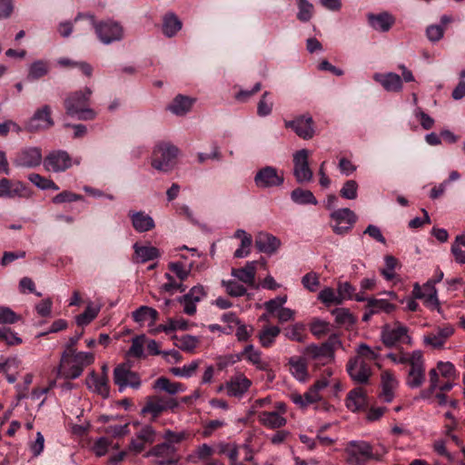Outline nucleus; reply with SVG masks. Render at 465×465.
Instances as JSON below:
<instances>
[{"instance_id":"obj_1","label":"nucleus","mask_w":465,"mask_h":465,"mask_svg":"<svg viewBox=\"0 0 465 465\" xmlns=\"http://www.w3.org/2000/svg\"><path fill=\"white\" fill-rule=\"evenodd\" d=\"M346 460L350 465H366L370 460H381L387 452L384 447L381 450L374 448L364 440H351L344 450Z\"/></svg>"},{"instance_id":"obj_2","label":"nucleus","mask_w":465,"mask_h":465,"mask_svg":"<svg viewBox=\"0 0 465 465\" xmlns=\"http://www.w3.org/2000/svg\"><path fill=\"white\" fill-rule=\"evenodd\" d=\"M92 94L89 87L69 94L64 100L66 114L82 121L94 119L96 113L88 106Z\"/></svg>"},{"instance_id":"obj_3","label":"nucleus","mask_w":465,"mask_h":465,"mask_svg":"<svg viewBox=\"0 0 465 465\" xmlns=\"http://www.w3.org/2000/svg\"><path fill=\"white\" fill-rule=\"evenodd\" d=\"M178 154V147L171 143L161 142L153 150L151 164L159 172L168 173L173 169Z\"/></svg>"},{"instance_id":"obj_4","label":"nucleus","mask_w":465,"mask_h":465,"mask_svg":"<svg viewBox=\"0 0 465 465\" xmlns=\"http://www.w3.org/2000/svg\"><path fill=\"white\" fill-rule=\"evenodd\" d=\"M87 16L94 29L97 38L104 45H110L123 39L124 28L120 23L113 19L97 22L94 15H87Z\"/></svg>"},{"instance_id":"obj_5","label":"nucleus","mask_w":465,"mask_h":465,"mask_svg":"<svg viewBox=\"0 0 465 465\" xmlns=\"http://www.w3.org/2000/svg\"><path fill=\"white\" fill-rule=\"evenodd\" d=\"M330 218L333 223L331 227L337 235L347 234L358 221V216L350 208L336 209L330 213Z\"/></svg>"},{"instance_id":"obj_6","label":"nucleus","mask_w":465,"mask_h":465,"mask_svg":"<svg viewBox=\"0 0 465 465\" xmlns=\"http://www.w3.org/2000/svg\"><path fill=\"white\" fill-rule=\"evenodd\" d=\"M178 405V401L175 398L153 395L146 399L145 405L142 409V413H149L155 419L162 412L167 410H173L177 408Z\"/></svg>"},{"instance_id":"obj_7","label":"nucleus","mask_w":465,"mask_h":465,"mask_svg":"<svg viewBox=\"0 0 465 465\" xmlns=\"http://www.w3.org/2000/svg\"><path fill=\"white\" fill-rule=\"evenodd\" d=\"M284 182L283 172H279L273 166H264L257 171L254 183L260 189L279 187Z\"/></svg>"},{"instance_id":"obj_8","label":"nucleus","mask_w":465,"mask_h":465,"mask_svg":"<svg viewBox=\"0 0 465 465\" xmlns=\"http://www.w3.org/2000/svg\"><path fill=\"white\" fill-rule=\"evenodd\" d=\"M54 124L51 117V107L47 104L35 110L32 117L25 123V129L36 133L51 128Z\"/></svg>"},{"instance_id":"obj_9","label":"nucleus","mask_w":465,"mask_h":465,"mask_svg":"<svg viewBox=\"0 0 465 465\" xmlns=\"http://www.w3.org/2000/svg\"><path fill=\"white\" fill-rule=\"evenodd\" d=\"M309 151L302 149L293 153V175L299 183L312 180L313 173L309 166Z\"/></svg>"},{"instance_id":"obj_10","label":"nucleus","mask_w":465,"mask_h":465,"mask_svg":"<svg viewBox=\"0 0 465 465\" xmlns=\"http://www.w3.org/2000/svg\"><path fill=\"white\" fill-rule=\"evenodd\" d=\"M410 366L406 384L411 389L419 388L425 381L424 361L420 351H412Z\"/></svg>"},{"instance_id":"obj_11","label":"nucleus","mask_w":465,"mask_h":465,"mask_svg":"<svg viewBox=\"0 0 465 465\" xmlns=\"http://www.w3.org/2000/svg\"><path fill=\"white\" fill-rule=\"evenodd\" d=\"M44 163L42 149L37 146L22 148L15 155L13 163L16 167L35 168Z\"/></svg>"},{"instance_id":"obj_12","label":"nucleus","mask_w":465,"mask_h":465,"mask_svg":"<svg viewBox=\"0 0 465 465\" xmlns=\"http://www.w3.org/2000/svg\"><path fill=\"white\" fill-rule=\"evenodd\" d=\"M73 164L71 156L66 151L54 150L44 159V167L48 172L61 173L69 169Z\"/></svg>"},{"instance_id":"obj_13","label":"nucleus","mask_w":465,"mask_h":465,"mask_svg":"<svg viewBox=\"0 0 465 465\" xmlns=\"http://www.w3.org/2000/svg\"><path fill=\"white\" fill-rule=\"evenodd\" d=\"M114 381L123 391L126 387L138 389L141 385V380L137 373L132 371L126 364H120L114 370Z\"/></svg>"},{"instance_id":"obj_14","label":"nucleus","mask_w":465,"mask_h":465,"mask_svg":"<svg viewBox=\"0 0 465 465\" xmlns=\"http://www.w3.org/2000/svg\"><path fill=\"white\" fill-rule=\"evenodd\" d=\"M381 341L387 347H391L399 342H411L408 329L396 322L394 326L385 325L381 331Z\"/></svg>"},{"instance_id":"obj_15","label":"nucleus","mask_w":465,"mask_h":465,"mask_svg":"<svg viewBox=\"0 0 465 465\" xmlns=\"http://www.w3.org/2000/svg\"><path fill=\"white\" fill-rule=\"evenodd\" d=\"M347 371L350 377L356 382L366 384L371 375L370 365L361 358H352L347 364Z\"/></svg>"},{"instance_id":"obj_16","label":"nucleus","mask_w":465,"mask_h":465,"mask_svg":"<svg viewBox=\"0 0 465 465\" xmlns=\"http://www.w3.org/2000/svg\"><path fill=\"white\" fill-rule=\"evenodd\" d=\"M206 291L203 285L193 286L188 293L181 296L177 301L183 304V312L193 315L196 312V303L206 296Z\"/></svg>"},{"instance_id":"obj_17","label":"nucleus","mask_w":465,"mask_h":465,"mask_svg":"<svg viewBox=\"0 0 465 465\" xmlns=\"http://www.w3.org/2000/svg\"><path fill=\"white\" fill-rule=\"evenodd\" d=\"M285 126L292 129L298 136L303 139H311L314 135L313 120L310 115H302L294 120L286 121Z\"/></svg>"},{"instance_id":"obj_18","label":"nucleus","mask_w":465,"mask_h":465,"mask_svg":"<svg viewBox=\"0 0 465 465\" xmlns=\"http://www.w3.org/2000/svg\"><path fill=\"white\" fill-rule=\"evenodd\" d=\"M176 449L170 443H161L154 446L147 456L154 457L157 465H173L175 463L174 453Z\"/></svg>"},{"instance_id":"obj_19","label":"nucleus","mask_w":465,"mask_h":465,"mask_svg":"<svg viewBox=\"0 0 465 465\" xmlns=\"http://www.w3.org/2000/svg\"><path fill=\"white\" fill-rule=\"evenodd\" d=\"M155 430L150 425L143 426L131 441V448L135 452H141L147 444H152L155 440Z\"/></svg>"},{"instance_id":"obj_20","label":"nucleus","mask_w":465,"mask_h":465,"mask_svg":"<svg viewBox=\"0 0 465 465\" xmlns=\"http://www.w3.org/2000/svg\"><path fill=\"white\" fill-rule=\"evenodd\" d=\"M128 216L131 219L134 229L138 232H146L155 227L153 217L143 211H129Z\"/></svg>"},{"instance_id":"obj_21","label":"nucleus","mask_w":465,"mask_h":465,"mask_svg":"<svg viewBox=\"0 0 465 465\" xmlns=\"http://www.w3.org/2000/svg\"><path fill=\"white\" fill-rule=\"evenodd\" d=\"M381 399L385 402H391L394 399V391L399 386V381L390 371L381 373Z\"/></svg>"},{"instance_id":"obj_22","label":"nucleus","mask_w":465,"mask_h":465,"mask_svg":"<svg viewBox=\"0 0 465 465\" xmlns=\"http://www.w3.org/2000/svg\"><path fill=\"white\" fill-rule=\"evenodd\" d=\"M252 381L243 374L232 376L226 384L227 394L231 397H242L250 388Z\"/></svg>"},{"instance_id":"obj_23","label":"nucleus","mask_w":465,"mask_h":465,"mask_svg":"<svg viewBox=\"0 0 465 465\" xmlns=\"http://www.w3.org/2000/svg\"><path fill=\"white\" fill-rule=\"evenodd\" d=\"M281 246V241L268 232H259L255 239V247L267 254L274 253Z\"/></svg>"},{"instance_id":"obj_24","label":"nucleus","mask_w":465,"mask_h":465,"mask_svg":"<svg viewBox=\"0 0 465 465\" xmlns=\"http://www.w3.org/2000/svg\"><path fill=\"white\" fill-rule=\"evenodd\" d=\"M83 372V369L76 365L69 357V353L64 352L60 366L56 369L57 376H63L65 379H76Z\"/></svg>"},{"instance_id":"obj_25","label":"nucleus","mask_w":465,"mask_h":465,"mask_svg":"<svg viewBox=\"0 0 465 465\" xmlns=\"http://www.w3.org/2000/svg\"><path fill=\"white\" fill-rule=\"evenodd\" d=\"M373 79L381 84L387 92L397 93L402 89L401 77L395 73H376L373 75Z\"/></svg>"},{"instance_id":"obj_26","label":"nucleus","mask_w":465,"mask_h":465,"mask_svg":"<svg viewBox=\"0 0 465 465\" xmlns=\"http://www.w3.org/2000/svg\"><path fill=\"white\" fill-rule=\"evenodd\" d=\"M292 375L299 381L305 382L309 379L307 361L301 356H292L288 360Z\"/></svg>"},{"instance_id":"obj_27","label":"nucleus","mask_w":465,"mask_h":465,"mask_svg":"<svg viewBox=\"0 0 465 465\" xmlns=\"http://www.w3.org/2000/svg\"><path fill=\"white\" fill-rule=\"evenodd\" d=\"M453 332L454 329L450 325L439 328L436 331L424 336V342L435 349L441 348Z\"/></svg>"},{"instance_id":"obj_28","label":"nucleus","mask_w":465,"mask_h":465,"mask_svg":"<svg viewBox=\"0 0 465 465\" xmlns=\"http://www.w3.org/2000/svg\"><path fill=\"white\" fill-rule=\"evenodd\" d=\"M257 262H248L242 268L232 269V275L248 286L254 287Z\"/></svg>"},{"instance_id":"obj_29","label":"nucleus","mask_w":465,"mask_h":465,"mask_svg":"<svg viewBox=\"0 0 465 465\" xmlns=\"http://www.w3.org/2000/svg\"><path fill=\"white\" fill-rule=\"evenodd\" d=\"M304 354L307 355L309 359L317 361V363L322 365L328 363L333 359V357L322 343L321 345L314 343L308 345L304 349Z\"/></svg>"},{"instance_id":"obj_30","label":"nucleus","mask_w":465,"mask_h":465,"mask_svg":"<svg viewBox=\"0 0 465 465\" xmlns=\"http://www.w3.org/2000/svg\"><path fill=\"white\" fill-rule=\"evenodd\" d=\"M194 103V99L178 94L174 97L173 102L168 105L167 109L173 114L177 116L185 115L189 113L193 107Z\"/></svg>"},{"instance_id":"obj_31","label":"nucleus","mask_w":465,"mask_h":465,"mask_svg":"<svg viewBox=\"0 0 465 465\" xmlns=\"http://www.w3.org/2000/svg\"><path fill=\"white\" fill-rule=\"evenodd\" d=\"M50 72V64L45 60H35L28 66L26 79L35 82L47 75Z\"/></svg>"},{"instance_id":"obj_32","label":"nucleus","mask_w":465,"mask_h":465,"mask_svg":"<svg viewBox=\"0 0 465 465\" xmlns=\"http://www.w3.org/2000/svg\"><path fill=\"white\" fill-rule=\"evenodd\" d=\"M153 388L154 390L164 391L168 394L175 395L185 391V387L181 382L172 381L166 377H159L153 382Z\"/></svg>"},{"instance_id":"obj_33","label":"nucleus","mask_w":465,"mask_h":465,"mask_svg":"<svg viewBox=\"0 0 465 465\" xmlns=\"http://www.w3.org/2000/svg\"><path fill=\"white\" fill-rule=\"evenodd\" d=\"M367 403L366 394L362 388L357 387L351 390L346 399V406L351 411H357Z\"/></svg>"},{"instance_id":"obj_34","label":"nucleus","mask_w":465,"mask_h":465,"mask_svg":"<svg viewBox=\"0 0 465 465\" xmlns=\"http://www.w3.org/2000/svg\"><path fill=\"white\" fill-rule=\"evenodd\" d=\"M368 20L371 27L381 32H387L390 30L394 23L393 17L388 13L379 15H368Z\"/></svg>"},{"instance_id":"obj_35","label":"nucleus","mask_w":465,"mask_h":465,"mask_svg":"<svg viewBox=\"0 0 465 465\" xmlns=\"http://www.w3.org/2000/svg\"><path fill=\"white\" fill-rule=\"evenodd\" d=\"M86 383L90 389L94 390L103 397H107L109 395L108 379L106 376H98L93 371L90 373Z\"/></svg>"},{"instance_id":"obj_36","label":"nucleus","mask_w":465,"mask_h":465,"mask_svg":"<svg viewBox=\"0 0 465 465\" xmlns=\"http://www.w3.org/2000/svg\"><path fill=\"white\" fill-rule=\"evenodd\" d=\"M234 238L241 239L240 247L234 252L235 258H244L249 255L252 238L242 229H238L234 232Z\"/></svg>"},{"instance_id":"obj_37","label":"nucleus","mask_w":465,"mask_h":465,"mask_svg":"<svg viewBox=\"0 0 465 465\" xmlns=\"http://www.w3.org/2000/svg\"><path fill=\"white\" fill-rule=\"evenodd\" d=\"M259 420L271 429H278L286 424V419L277 411H263L259 415Z\"/></svg>"},{"instance_id":"obj_38","label":"nucleus","mask_w":465,"mask_h":465,"mask_svg":"<svg viewBox=\"0 0 465 465\" xmlns=\"http://www.w3.org/2000/svg\"><path fill=\"white\" fill-rule=\"evenodd\" d=\"M291 399L301 408H306L308 405L315 403L322 400L320 393L314 391L312 387L303 394L292 393Z\"/></svg>"},{"instance_id":"obj_39","label":"nucleus","mask_w":465,"mask_h":465,"mask_svg":"<svg viewBox=\"0 0 465 465\" xmlns=\"http://www.w3.org/2000/svg\"><path fill=\"white\" fill-rule=\"evenodd\" d=\"M158 318V312L155 309L145 305L140 306L137 310L133 312V319L134 322L143 324L147 321H151L153 324Z\"/></svg>"},{"instance_id":"obj_40","label":"nucleus","mask_w":465,"mask_h":465,"mask_svg":"<svg viewBox=\"0 0 465 465\" xmlns=\"http://www.w3.org/2000/svg\"><path fill=\"white\" fill-rule=\"evenodd\" d=\"M182 28V22L173 13L167 14L163 21V33L167 37H173Z\"/></svg>"},{"instance_id":"obj_41","label":"nucleus","mask_w":465,"mask_h":465,"mask_svg":"<svg viewBox=\"0 0 465 465\" xmlns=\"http://www.w3.org/2000/svg\"><path fill=\"white\" fill-rule=\"evenodd\" d=\"M280 332L281 329L277 326L264 327L258 335L261 345L264 348L271 347Z\"/></svg>"},{"instance_id":"obj_42","label":"nucleus","mask_w":465,"mask_h":465,"mask_svg":"<svg viewBox=\"0 0 465 465\" xmlns=\"http://www.w3.org/2000/svg\"><path fill=\"white\" fill-rule=\"evenodd\" d=\"M291 199L297 204H313L318 203L313 193L309 190L296 188L291 193Z\"/></svg>"},{"instance_id":"obj_43","label":"nucleus","mask_w":465,"mask_h":465,"mask_svg":"<svg viewBox=\"0 0 465 465\" xmlns=\"http://www.w3.org/2000/svg\"><path fill=\"white\" fill-rule=\"evenodd\" d=\"M261 354V351L255 350L251 344L247 345L242 352V355L245 356L248 361L255 365L257 369L264 371L268 368V364L262 360Z\"/></svg>"},{"instance_id":"obj_44","label":"nucleus","mask_w":465,"mask_h":465,"mask_svg":"<svg viewBox=\"0 0 465 465\" xmlns=\"http://www.w3.org/2000/svg\"><path fill=\"white\" fill-rule=\"evenodd\" d=\"M305 326L302 322H296L284 329V336L290 340L297 342H304L306 334L304 333Z\"/></svg>"},{"instance_id":"obj_45","label":"nucleus","mask_w":465,"mask_h":465,"mask_svg":"<svg viewBox=\"0 0 465 465\" xmlns=\"http://www.w3.org/2000/svg\"><path fill=\"white\" fill-rule=\"evenodd\" d=\"M297 19L302 23L309 22L314 15V6L308 0H297Z\"/></svg>"},{"instance_id":"obj_46","label":"nucleus","mask_w":465,"mask_h":465,"mask_svg":"<svg viewBox=\"0 0 465 465\" xmlns=\"http://www.w3.org/2000/svg\"><path fill=\"white\" fill-rule=\"evenodd\" d=\"M134 253L140 262H146L158 257L159 252L153 246H141L138 243L134 244Z\"/></svg>"},{"instance_id":"obj_47","label":"nucleus","mask_w":465,"mask_h":465,"mask_svg":"<svg viewBox=\"0 0 465 465\" xmlns=\"http://www.w3.org/2000/svg\"><path fill=\"white\" fill-rule=\"evenodd\" d=\"M101 310L100 305H94V303H88L85 311L76 316V323L79 326H84L89 324L99 313Z\"/></svg>"},{"instance_id":"obj_48","label":"nucleus","mask_w":465,"mask_h":465,"mask_svg":"<svg viewBox=\"0 0 465 465\" xmlns=\"http://www.w3.org/2000/svg\"><path fill=\"white\" fill-rule=\"evenodd\" d=\"M309 328L312 334L314 335L316 338H322L331 332L330 322L319 318L313 319L311 322Z\"/></svg>"},{"instance_id":"obj_49","label":"nucleus","mask_w":465,"mask_h":465,"mask_svg":"<svg viewBox=\"0 0 465 465\" xmlns=\"http://www.w3.org/2000/svg\"><path fill=\"white\" fill-rule=\"evenodd\" d=\"M69 357L73 360L74 362L76 363L83 370L85 366H88L94 362V357L91 352L79 351L76 352L73 349H69L68 351Z\"/></svg>"},{"instance_id":"obj_50","label":"nucleus","mask_w":465,"mask_h":465,"mask_svg":"<svg viewBox=\"0 0 465 465\" xmlns=\"http://www.w3.org/2000/svg\"><path fill=\"white\" fill-rule=\"evenodd\" d=\"M439 375L440 373L438 372V370H436L435 368L430 370V386L428 389L420 391V398L423 400L430 399L434 391L437 390L439 383H440Z\"/></svg>"},{"instance_id":"obj_51","label":"nucleus","mask_w":465,"mask_h":465,"mask_svg":"<svg viewBox=\"0 0 465 465\" xmlns=\"http://www.w3.org/2000/svg\"><path fill=\"white\" fill-rule=\"evenodd\" d=\"M367 307L371 308V312L375 313L381 312L390 313L395 309V305L383 299H369Z\"/></svg>"},{"instance_id":"obj_52","label":"nucleus","mask_w":465,"mask_h":465,"mask_svg":"<svg viewBox=\"0 0 465 465\" xmlns=\"http://www.w3.org/2000/svg\"><path fill=\"white\" fill-rule=\"evenodd\" d=\"M175 345L182 351L192 352L196 348L199 341L192 335H183L180 338L175 336Z\"/></svg>"},{"instance_id":"obj_53","label":"nucleus","mask_w":465,"mask_h":465,"mask_svg":"<svg viewBox=\"0 0 465 465\" xmlns=\"http://www.w3.org/2000/svg\"><path fill=\"white\" fill-rule=\"evenodd\" d=\"M460 246H465V234L456 236L455 242L451 246V252L456 262L463 264L465 263V251L461 250Z\"/></svg>"},{"instance_id":"obj_54","label":"nucleus","mask_w":465,"mask_h":465,"mask_svg":"<svg viewBox=\"0 0 465 465\" xmlns=\"http://www.w3.org/2000/svg\"><path fill=\"white\" fill-rule=\"evenodd\" d=\"M222 285L225 288L226 292L232 297H241L247 292V290L244 286L233 280H223L222 282Z\"/></svg>"},{"instance_id":"obj_55","label":"nucleus","mask_w":465,"mask_h":465,"mask_svg":"<svg viewBox=\"0 0 465 465\" xmlns=\"http://www.w3.org/2000/svg\"><path fill=\"white\" fill-rule=\"evenodd\" d=\"M199 361H193L191 363L183 367H174L171 369V372L178 377H192L199 367Z\"/></svg>"},{"instance_id":"obj_56","label":"nucleus","mask_w":465,"mask_h":465,"mask_svg":"<svg viewBox=\"0 0 465 465\" xmlns=\"http://www.w3.org/2000/svg\"><path fill=\"white\" fill-rule=\"evenodd\" d=\"M268 96L269 93L264 92L258 103L257 114L261 117H265L272 114L273 102L268 99Z\"/></svg>"},{"instance_id":"obj_57","label":"nucleus","mask_w":465,"mask_h":465,"mask_svg":"<svg viewBox=\"0 0 465 465\" xmlns=\"http://www.w3.org/2000/svg\"><path fill=\"white\" fill-rule=\"evenodd\" d=\"M358 183L354 180H348L342 185L340 194L342 198L348 200H354L358 195Z\"/></svg>"},{"instance_id":"obj_58","label":"nucleus","mask_w":465,"mask_h":465,"mask_svg":"<svg viewBox=\"0 0 465 465\" xmlns=\"http://www.w3.org/2000/svg\"><path fill=\"white\" fill-rule=\"evenodd\" d=\"M0 341L5 342L8 346L22 343V339L10 328H0Z\"/></svg>"},{"instance_id":"obj_59","label":"nucleus","mask_w":465,"mask_h":465,"mask_svg":"<svg viewBox=\"0 0 465 465\" xmlns=\"http://www.w3.org/2000/svg\"><path fill=\"white\" fill-rule=\"evenodd\" d=\"M413 295L415 298H422L430 296V294H436L437 290L433 281H428L422 287L416 283L413 287Z\"/></svg>"},{"instance_id":"obj_60","label":"nucleus","mask_w":465,"mask_h":465,"mask_svg":"<svg viewBox=\"0 0 465 465\" xmlns=\"http://www.w3.org/2000/svg\"><path fill=\"white\" fill-rule=\"evenodd\" d=\"M318 299L327 305L341 303L339 294H336L331 288H325L322 290L319 293Z\"/></svg>"},{"instance_id":"obj_61","label":"nucleus","mask_w":465,"mask_h":465,"mask_svg":"<svg viewBox=\"0 0 465 465\" xmlns=\"http://www.w3.org/2000/svg\"><path fill=\"white\" fill-rule=\"evenodd\" d=\"M302 284L308 291L312 292H315L320 286L319 275L313 272L306 273L302 278Z\"/></svg>"},{"instance_id":"obj_62","label":"nucleus","mask_w":465,"mask_h":465,"mask_svg":"<svg viewBox=\"0 0 465 465\" xmlns=\"http://www.w3.org/2000/svg\"><path fill=\"white\" fill-rule=\"evenodd\" d=\"M20 320V317L9 307L0 306V324H13Z\"/></svg>"},{"instance_id":"obj_63","label":"nucleus","mask_w":465,"mask_h":465,"mask_svg":"<svg viewBox=\"0 0 465 465\" xmlns=\"http://www.w3.org/2000/svg\"><path fill=\"white\" fill-rule=\"evenodd\" d=\"M335 316V321L339 324L351 325L354 322V318L347 309L339 308L332 311Z\"/></svg>"},{"instance_id":"obj_64","label":"nucleus","mask_w":465,"mask_h":465,"mask_svg":"<svg viewBox=\"0 0 465 465\" xmlns=\"http://www.w3.org/2000/svg\"><path fill=\"white\" fill-rule=\"evenodd\" d=\"M379 357L378 351L371 349L365 343H361L358 346L357 356L355 358H361L366 361H374Z\"/></svg>"}]
</instances>
